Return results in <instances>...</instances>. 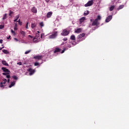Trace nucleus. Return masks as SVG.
Listing matches in <instances>:
<instances>
[{
	"mask_svg": "<svg viewBox=\"0 0 129 129\" xmlns=\"http://www.w3.org/2000/svg\"><path fill=\"white\" fill-rule=\"evenodd\" d=\"M2 69L3 71H4V72H5L2 74L3 75H5V76H6V78H9V79L11 78V76L10 75V73H11V71H10L9 69L5 67H2Z\"/></svg>",
	"mask_w": 129,
	"mask_h": 129,
	"instance_id": "f257e3e1",
	"label": "nucleus"
},
{
	"mask_svg": "<svg viewBox=\"0 0 129 129\" xmlns=\"http://www.w3.org/2000/svg\"><path fill=\"white\" fill-rule=\"evenodd\" d=\"M101 20V16L98 15L96 19L93 20V22L92 23V26L97 27V26H99L100 23L98 22V21H100Z\"/></svg>",
	"mask_w": 129,
	"mask_h": 129,
	"instance_id": "f03ea898",
	"label": "nucleus"
},
{
	"mask_svg": "<svg viewBox=\"0 0 129 129\" xmlns=\"http://www.w3.org/2000/svg\"><path fill=\"white\" fill-rule=\"evenodd\" d=\"M58 35V32L54 31L51 35L49 36V39H55Z\"/></svg>",
	"mask_w": 129,
	"mask_h": 129,
	"instance_id": "7ed1b4c3",
	"label": "nucleus"
},
{
	"mask_svg": "<svg viewBox=\"0 0 129 129\" xmlns=\"http://www.w3.org/2000/svg\"><path fill=\"white\" fill-rule=\"evenodd\" d=\"M70 32L69 31H68L67 29H64L62 31V32L61 33V36H68Z\"/></svg>",
	"mask_w": 129,
	"mask_h": 129,
	"instance_id": "20e7f679",
	"label": "nucleus"
},
{
	"mask_svg": "<svg viewBox=\"0 0 129 129\" xmlns=\"http://www.w3.org/2000/svg\"><path fill=\"white\" fill-rule=\"evenodd\" d=\"M93 4H94L93 0L89 1L85 5V7H91V6L93 5Z\"/></svg>",
	"mask_w": 129,
	"mask_h": 129,
	"instance_id": "39448f33",
	"label": "nucleus"
},
{
	"mask_svg": "<svg viewBox=\"0 0 129 129\" xmlns=\"http://www.w3.org/2000/svg\"><path fill=\"white\" fill-rule=\"evenodd\" d=\"M7 80L6 79H4V80L2 82L0 83V87L2 88L5 87V85L4 84H6L7 83Z\"/></svg>",
	"mask_w": 129,
	"mask_h": 129,
	"instance_id": "423d86ee",
	"label": "nucleus"
},
{
	"mask_svg": "<svg viewBox=\"0 0 129 129\" xmlns=\"http://www.w3.org/2000/svg\"><path fill=\"white\" fill-rule=\"evenodd\" d=\"M27 71H28V72H29V75H33V74H34V73H35V70H33L32 68H29Z\"/></svg>",
	"mask_w": 129,
	"mask_h": 129,
	"instance_id": "0eeeda50",
	"label": "nucleus"
},
{
	"mask_svg": "<svg viewBox=\"0 0 129 129\" xmlns=\"http://www.w3.org/2000/svg\"><path fill=\"white\" fill-rule=\"evenodd\" d=\"M112 19V16L110 15V16H108L105 20L106 23H108V22H110V21H111Z\"/></svg>",
	"mask_w": 129,
	"mask_h": 129,
	"instance_id": "6e6552de",
	"label": "nucleus"
},
{
	"mask_svg": "<svg viewBox=\"0 0 129 129\" xmlns=\"http://www.w3.org/2000/svg\"><path fill=\"white\" fill-rule=\"evenodd\" d=\"M34 59H36V60H42V58H43V56L42 55H36L35 56H34Z\"/></svg>",
	"mask_w": 129,
	"mask_h": 129,
	"instance_id": "1a4fd4ad",
	"label": "nucleus"
},
{
	"mask_svg": "<svg viewBox=\"0 0 129 129\" xmlns=\"http://www.w3.org/2000/svg\"><path fill=\"white\" fill-rule=\"evenodd\" d=\"M52 15H53V12H49L47 13L46 17L48 18H51V17H52Z\"/></svg>",
	"mask_w": 129,
	"mask_h": 129,
	"instance_id": "9d476101",
	"label": "nucleus"
},
{
	"mask_svg": "<svg viewBox=\"0 0 129 129\" xmlns=\"http://www.w3.org/2000/svg\"><path fill=\"white\" fill-rule=\"evenodd\" d=\"M31 12L34 14H37V8L34 7L31 9Z\"/></svg>",
	"mask_w": 129,
	"mask_h": 129,
	"instance_id": "9b49d317",
	"label": "nucleus"
},
{
	"mask_svg": "<svg viewBox=\"0 0 129 129\" xmlns=\"http://www.w3.org/2000/svg\"><path fill=\"white\" fill-rule=\"evenodd\" d=\"M84 36H85V33H83L78 35V39H81L82 38H83Z\"/></svg>",
	"mask_w": 129,
	"mask_h": 129,
	"instance_id": "f8f14e48",
	"label": "nucleus"
},
{
	"mask_svg": "<svg viewBox=\"0 0 129 129\" xmlns=\"http://www.w3.org/2000/svg\"><path fill=\"white\" fill-rule=\"evenodd\" d=\"M81 32H82V29L81 28H78L75 31V33H81Z\"/></svg>",
	"mask_w": 129,
	"mask_h": 129,
	"instance_id": "ddd939ff",
	"label": "nucleus"
},
{
	"mask_svg": "<svg viewBox=\"0 0 129 129\" xmlns=\"http://www.w3.org/2000/svg\"><path fill=\"white\" fill-rule=\"evenodd\" d=\"M60 51H61V49H60L58 47H56V48H55V49L54 51V53H57L58 52H60Z\"/></svg>",
	"mask_w": 129,
	"mask_h": 129,
	"instance_id": "4468645a",
	"label": "nucleus"
},
{
	"mask_svg": "<svg viewBox=\"0 0 129 129\" xmlns=\"http://www.w3.org/2000/svg\"><path fill=\"white\" fill-rule=\"evenodd\" d=\"M15 84H16V82L13 81V82H11V84L9 86V88H12V87H13V86H15Z\"/></svg>",
	"mask_w": 129,
	"mask_h": 129,
	"instance_id": "2eb2a0df",
	"label": "nucleus"
},
{
	"mask_svg": "<svg viewBox=\"0 0 129 129\" xmlns=\"http://www.w3.org/2000/svg\"><path fill=\"white\" fill-rule=\"evenodd\" d=\"M2 63L3 65H5V66H9V63H8L6 60H3Z\"/></svg>",
	"mask_w": 129,
	"mask_h": 129,
	"instance_id": "dca6fc26",
	"label": "nucleus"
},
{
	"mask_svg": "<svg viewBox=\"0 0 129 129\" xmlns=\"http://www.w3.org/2000/svg\"><path fill=\"white\" fill-rule=\"evenodd\" d=\"M20 33L23 36V37H25L26 36V32L25 31L21 30Z\"/></svg>",
	"mask_w": 129,
	"mask_h": 129,
	"instance_id": "f3484780",
	"label": "nucleus"
},
{
	"mask_svg": "<svg viewBox=\"0 0 129 129\" xmlns=\"http://www.w3.org/2000/svg\"><path fill=\"white\" fill-rule=\"evenodd\" d=\"M85 21V17H82L80 19V24H82Z\"/></svg>",
	"mask_w": 129,
	"mask_h": 129,
	"instance_id": "a211bd4d",
	"label": "nucleus"
},
{
	"mask_svg": "<svg viewBox=\"0 0 129 129\" xmlns=\"http://www.w3.org/2000/svg\"><path fill=\"white\" fill-rule=\"evenodd\" d=\"M114 8H115L114 6H111L109 8L110 12H112V11H113V10L114 9Z\"/></svg>",
	"mask_w": 129,
	"mask_h": 129,
	"instance_id": "6ab92c4d",
	"label": "nucleus"
},
{
	"mask_svg": "<svg viewBox=\"0 0 129 129\" xmlns=\"http://www.w3.org/2000/svg\"><path fill=\"white\" fill-rule=\"evenodd\" d=\"M2 51L4 54H10V52H9L7 49H3Z\"/></svg>",
	"mask_w": 129,
	"mask_h": 129,
	"instance_id": "aec40b11",
	"label": "nucleus"
},
{
	"mask_svg": "<svg viewBox=\"0 0 129 129\" xmlns=\"http://www.w3.org/2000/svg\"><path fill=\"white\" fill-rule=\"evenodd\" d=\"M40 31H37V33H36L35 34V38H39L40 37Z\"/></svg>",
	"mask_w": 129,
	"mask_h": 129,
	"instance_id": "412c9836",
	"label": "nucleus"
},
{
	"mask_svg": "<svg viewBox=\"0 0 129 129\" xmlns=\"http://www.w3.org/2000/svg\"><path fill=\"white\" fill-rule=\"evenodd\" d=\"M70 39H71V40H72L73 41H75V40H76L75 35H72L71 36Z\"/></svg>",
	"mask_w": 129,
	"mask_h": 129,
	"instance_id": "4be33fe9",
	"label": "nucleus"
},
{
	"mask_svg": "<svg viewBox=\"0 0 129 129\" xmlns=\"http://www.w3.org/2000/svg\"><path fill=\"white\" fill-rule=\"evenodd\" d=\"M123 7H124V6L123 5L119 6V7L117 8V11H119V10H121V9H123Z\"/></svg>",
	"mask_w": 129,
	"mask_h": 129,
	"instance_id": "5701e85b",
	"label": "nucleus"
},
{
	"mask_svg": "<svg viewBox=\"0 0 129 129\" xmlns=\"http://www.w3.org/2000/svg\"><path fill=\"white\" fill-rule=\"evenodd\" d=\"M89 14V11H86L84 13V16H87Z\"/></svg>",
	"mask_w": 129,
	"mask_h": 129,
	"instance_id": "b1692460",
	"label": "nucleus"
},
{
	"mask_svg": "<svg viewBox=\"0 0 129 129\" xmlns=\"http://www.w3.org/2000/svg\"><path fill=\"white\" fill-rule=\"evenodd\" d=\"M13 14H14V12L10 10L9 11V16L11 17H13V16H12V15H13Z\"/></svg>",
	"mask_w": 129,
	"mask_h": 129,
	"instance_id": "393cba45",
	"label": "nucleus"
},
{
	"mask_svg": "<svg viewBox=\"0 0 129 129\" xmlns=\"http://www.w3.org/2000/svg\"><path fill=\"white\" fill-rule=\"evenodd\" d=\"M38 40V38L35 37L33 39V42H37Z\"/></svg>",
	"mask_w": 129,
	"mask_h": 129,
	"instance_id": "a878e982",
	"label": "nucleus"
},
{
	"mask_svg": "<svg viewBox=\"0 0 129 129\" xmlns=\"http://www.w3.org/2000/svg\"><path fill=\"white\" fill-rule=\"evenodd\" d=\"M35 27H36V24L32 23L31 24V28H32V29H34V28H35Z\"/></svg>",
	"mask_w": 129,
	"mask_h": 129,
	"instance_id": "bb28decb",
	"label": "nucleus"
},
{
	"mask_svg": "<svg viewBox=\"0 0 129 129\" xmlns=\"http://www.w3.org/2000/svg\"><path fill=\"white\" fill-rule=\"evenodd\" d=\"M17 22H18L19 23V25H22V24H23L22 22H21V19H19V20L17 21Z\"/></svg>",
	"mask_w": 129,
	"mask_h": 129,
	"instance_id": "cd10ccee",
	"label": "nucleus"
},
{
	"mask_svg": "<svg viewBox=\"0 0 129 129\" xmlns=\"http://www.w3.org/2000/svg\"><path fill=\"white\" fill-rule=\"evenodd\" d=\"M7 19V14H5L3 17V20H6Z\"/></svg>",
	"mask_w": 129,
	"mask_h": 129,
	"instance_id": "c85d7f7f",
	"label": "nucleus"
},
{
	"mask_svg": "<svg viewBox=\"0 0 129 129\" xmlns=\"http://www.w3.org/2000/svg\"><path fill=\"white\" fill-rule=\"evenodd\" d=\"M39 25H40V27H44V23L43 22H40L39 23Z\"/></svg>",
	"mask_w": 129,
	"mask_h": 129,
	"instance_id": "c756f323",
	"label": "nucleus"
},
{
	"mask_svg": "<svg viewBox=\"0 0 129 129\" xmlns=\"http://www.w3.org/2000/svg\"><path fill=\"white\" fill-rule=\"evenodd\" d=\"M13 78L14 79V80H18V77L17 76H13Z\"/></svg>",
	"mask_w": 129,
	"mask_h": 129,
	"instance_id": "7c9ffc66",
	"label": "nucleus"
},
{
	"mask_svg": "<svg viewBox=\"0 0 129 129\" xmlns=\"http://www.w3.org/2000/svg\"><path fill=\"white\" fill-rule=\"evenodd\" d=\"M16 20H19V19L20 18V15H18L16 16Z\"/></svg>",
	"mask_w": 129,
	"mask_h": 129,
	"instance_id": "2f4dec72",
	"label": "nucleus"
},
{
	"mask_svg": "<svg viewBox=\"0 0 129 129\" xmlns=\"http://www.w3.org/2000/svg\"><path fill=\"white\" fill-rule=\"evenodd\" d=\"M11 33H12V34H13V35H16V32L14 31V30H13V29L11 30Z\"/></svg>",
	"mask_w": 129,
	"mask_h": 129,
	"instance_id": "473e14b6",
	"label": "nucleus"
},
{
	"mask_svg": "<svg viewBox=\"0 0 129 129\" xmlns=\"http://www.w3.org/2000/svg\"><path fill=\"white\" fill-rule=\"evenodd\" d=\"M4 28H5V26L3 25H0V29H4Z\"/></svg>",
	"mask_w": 129,
	"mask_h": 129,
	"instance_id": "72a5a7b5",
	"label": "nucleus"
},
{
	"mask_svg": "<svg viewBox=\"0 0 129 129\" xmlns=\"http://www.w3.org/2000/svg\"><path fill=\"white\" fill-rule=\"evenodd\" d=\"M30 52H31V50H27L25 52V54H29V53H30Z\"/></svg>",
	"mask_w": 129,
	"mask_h": 129,
	"instance_id": "f704fd0d",
	"label": "nucleus"
},
{
	"mask_svg": "<svg viewBox=\"0 0 129 129\" xmlns=\"http://www.w3.org/2000/svg\"><path fill=\"white\" fill-rule=\"evenodd\" d=\"M34 66H39V62H35Z\"/></svg>",
	"mask_w": 129,
	"mask_h": 129,
	"instance_id": "c9c22d12",
	"label": "nucleus"
},
{
	"mask_svg": "<svg viewBox=\"0 0 129 129\" xmlns=\"http://www.w3.org/2000/svg\"><path fill=\"white\" fill-rule=\"evenodd\" d=\"M66 50V49H63V50L61 51V54H63V53H64V52H65Z\"/></svg>",
	"mask_w": 129,
	"mask_h": 129,
	"instance_id": "e433bc0d",
	"label": "nucleus"
},
{
	"mask_svg": "<svg viewBox=\"0 0 129 129\" xmlns=\"http://www.w3.org/2000/svg\"><path fill=\"white\" fill-rule=\"evenodd\" d=\"M29 25V22H27L26 25V29H28V26Z\"/></svg>",
	"mask_w": 129,
	"mask_h": 129,
	"instance_id": "4c0bfd02",
	"label": "nucleus"
},
{
	"mask_svg": "<svg viewBox=\"0 0 129 129\" xmlns=\"http://www.w3.org/2000/svg\"><path fill=\"white\" fill-rule=\"evenodd\" d=\"M17 64L18 65H19V66L22 65V63L21 62H18Z\"/></svg>",
	"mask_w": 129,
	"mask_h": 129,
	"instance_id": "58836bf2",
	"label": "nucleus"
},
{
	"mask_svg": "<svg viewBox=\"0 0 129 129\" xmlns=\"http://www.w3.org/2000/svg\"><path fill=\"white\" fill-rule=\"evenodd\" d=\"M28 37H29V38H31V39H33V36L32 35H28Z\"/></svg>",
	"mask_w": 129,
	"mask_h": 129,
	"instance_id": "ea45409f",
	"label": "nucleus"
},
{
	"mask_svg": "<svg viewBox=\"0 0 129 129\" xmlns=\"http://www.w3.org/2000/svg\"><path fill=\"white\" fill-rule=\"evenodd\" d=\"M0 44H3V40L0 39Z\"/></svg>",
	"mask_w": 129,
	"mask_h": 129,
	"instance_id": "a19ab883",
	"label": "nucleus"
},
{
	"mask_svg": "<svg viewBox=\"0 0 129 129\" xmlns=\"http://www.w3.org/2000/svg\"><path fill=\"white\" fill-rule=\"evenodd\" d=\"M67 40H68V39H67V38H63V41H67Z\"/></svg>",
	"mask_w": 129,
	"mask_h": 129,
	"instance_id": "79ce46f5",
	"label": "nucleus"
},
{
	"mask_svg": "<svg viewBox=\"0 0 129 129\" xmlns=\"http://www.w3.org/2000/svg\"><path fill=\"white\" fill-rule=\"evenodd\" d=\"M14 30L15 31H17V30H18V28L17 27H14Z\"/></svg>",
	"mask_w": 129,
	"mask_h": 129,
	"instance_id": "37998d69",
	"label": "nucleus"
},
{
	"mask_svg": "<svg viewBox=\"0 0 129 129\" xmlns=\"http://www.w3.org/2000/svg\"><path fill=\"white\" fill-rule=\"evenodd\" d=\"M72 45H74V46H75V45H76V43H72Z\"/></svg>",
	"mask_w": 129,
	"mask_h": 129,
	"instance_id": "c03bdc74",
	"label": "nucleus"
},
{
	"mask_svg": "<svg viewBox=\"0 0 129 129\" xmlns=\"http://www.w3.org/2000/svg\"><path fill=\"white\" fill-rule=\"evenodd\" d=\"M14 39L15 40V41H17V42H18V41H19V40L16 38H15Z\"/></svg>",
	"mask_w": 129,
	"mask_h": 129,
	"instance_id": "a18cd8bd",
	"label": "nucleus"
},
{
	"mask_svg": "<svg viewBox=\"0 0 129 129\" xmlns=\"http://www.w3.org/2000/svg\"><path fill=\"white\" fill-rule=\"evenodd\" d=\"M45 2H46V3H49V2H50V0H45Z\"/></svg>",
	"mask_w": 129,
	"mask_h": 129,
	"instance_id": "49530a36",
	"label": "nucleus"
},
{
	"mask_svg": "<svg viewBox=\"0 0 129 129\" xmlns=\"http://www.w3.org/2000/svg\"><path fill=\"white\" fill-rule=\"evenodd\" d=\"M40 36H40V38H41V39H42V37H43V34H41Z\"/></svg>",
	"mask_w": 129,
	"mask_h": 129,
	"instance_id": "de8ad7c7",
	"label": "nucleus"
},
{
	"mask_svg": "<svg viewBox=\"0 0 129 129\" xmlns=\"http://www.w3.org/2000/svg\"><path fill=\"white\" fill-rule=\"evenodd\" d=\"M10 38H11V35H10L8 37H7L8 40H9V39H10Z\"/></svg>",
	"mask_w": 129,
	"mask_h": 129,
	"instance_id": "09e8293b",
	"label": "nucleus"
},
{
	"mask_svg": "<svg viewBox=\"0 0 129 129\" xmlns=\"http://www.w3.org/2000/svg\"><path fill=\"white\" fill-rule=\"evenodd\" d=\"M17 21H18V20L16 19L14 20V22H17Z\"/></svg>",
	"mask_w": 129,
	"mask_h": 129,
	"instance_id": "8fccbe9b",
	"label": "nucleus"
},
{
	"mask_svg": "<svg viewBox=\"0 0 129 129\" xmlns=\"http://www.w3.org/2000/svg\"><path fill=\"white\" fill-rule=\"evenodd\" d=\"M7 82H8V83H10V79H9L8 80Z\"/></svg>",
	"mask_w": 129,
	"mask_h": 129,
	"instance_id": "3c124183",
	"label": "nucleus"
},
{
	"mask_svg": "<svg viewBox=\"0 0 129 129\" xmlns=\"http://www.w3.org/2000/svg\"><path fill=\"white\" fill-rule=\"evenodd\" d=\"M4 46H3L2 48H0V51H1V50H2V49H4Z\"/></svg>",
	"mask_w": 129,
	"mask_h": 129,
	"instance_id": "603ef678",
	"label": "nucleus"
},
{
	"mask_svg": "<svg viewBox=\"0 0 129 129\" xmlns=\"http://www.w3.org/2000/svg\"><path fill=\"white\" fill-rule=\"evenodd\" d=\"M90 22H93V19H90Z\"/></svg>",
	"mask_w": 129,
	"mask_h": 129,
	"instance_id": "864d4df0",
	"label": "nucleus"
},
{
	"mask_svg": "<svg viewBox=\"0 0 129 129\" xmlns=\"http://www.w3.org/2000/svg\"><path fill=\"white\" fill-rule=\"evenodd\" d=\"M39 41H40V40H38L37 42H39Z\"/></svg>",
	"mask_w": 129,
	"mask_h": 129,
	"instance_id": "5fc2aeb1",
	"label": "nucleus"
}]
</instances>
